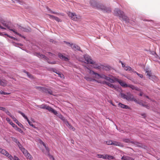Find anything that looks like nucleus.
<instances>
[{
    "label": "nucleus",
    "instance_id": "f257e3e1",
    "mask_svg": "<svg viewBox=\"0 0 160 160\" xmlns=\"http://www.w3.org/2000/svg\"><path fill=\"white\" fill-rule=\"evenodd\" d=\"M84 58L85 59V63L91 64H92L91 66L92 67L94 68L99 69L101 68V67L98 63L94 62L92 60L91 57L88 55H85L84 56Z\"/></svg>",
    "mask_w": 160,
    "mask_h": 160
},
{
    "label": "nucleus",
    "instance_id": "f03ea898",
    "mask_svg": "<svg viewBox=\"0 0 160 160\" xmlns=\"http://www.w3.org/2000/svg\"><path fill=\"white\" fill-rule=\"evenodd\" d=\"M90 3L91 5L93 8L98 9L102 10L107 12H111L110 9L109 8H107L104 5L98 3L95 1H91Z\"/></svg>",
    "mask_w": 160,
    "mask_h": 160
},
{
    "label": "nucleus",
    "instance_id": "7ed1b4c3",
    "mask_svg": "<svg viewBox=\"0 0 160 160\" xmlns=\"http://www.w3.org/2000/svg\"><path fill=\"white\" fill-rule=\"evenodd\" d=\"M86 71L87 72L89 73L91 75H93L94 76H93V77L96 78L98 79L102 78L106 80V78L108 77L107 76L104 74H100L97 73L93 71L92 70L90 69L88 67H86Z\"/></svg>",
    "mask_w": 160,
    "mask_h": 160
},
{
    "label": "nucleus",
    "instance_id": "20e7f679",
    "mask_svg": "<svg viewBox=\"0 0 160 160\" xmlns=\"http://www.w3.org/2000/svg\"><path fill=\"white\" fill-rule=\"evenodd\" d=\"M121 96L122 98L128 101H132L134 98L133 95L130 92H128L127 94L121 93Z\"/></svg>",
    "mask_w": 160,
    "mask_h": 160
},
{
    "label": "nucleus",
    "instance_id": "39448f33",
    "mask_svg": "<svg viewBox=\"0 0 160 160\" xmlns=\"http://www.w3.org/2000/svg\"><path fill=\"white\" fill-rule=\"evenodd\" d=\"M19 148L23 153L24 156L30 160H31L32 158V156L28 152L27 150L23 147L22 145H21V147L20 146Z\"/></svg>",
    "mask_w": 160,
    "mask_h": 160
},
{
    "label": "nucleus",
    "instance_id": "423d86ee",
    "mask_svg": "<svg viewBox=\"0 0 160 160\" xmlns=\"http://www.w3.org/2000/svg\"><path fill=\"white\" fill-rule=\"evenodd\" d=\"M67 14L71 18V19L74 21H77L78 19H79L80 18V16L77 15L74 13L68 12Z\"/></svg>",
    "mask_w": 160,
    "mask_h": 160
},
{
    "label": "nucleus",
    "instance_id": "0eeeda50",
    "mask_svg": "<svg viewBox=\"0 0 160 160\" xmlns=\"http://www.w3.org/2000/svg\"><path fill=\"white\" fill-rule=\"evenodd\" d=\"M40 143L42 144L43 146L46 149V150L47 152V153L48 154V157L50 158L51 159H52V160H54V158L53 156L49 154V150L48 148V147L47 145L45 143H44V142H43L42 141L40 140Z\"/></svg>",
    "mask_w": 160,
    "mask_h": 160
},
{
    "label": "nucleus",
    "instance_id": "6e6552de",
    "mask_svg": "<svg viewBox=\"0 0 160 160\" xmlns=\"http://www.w3.org/2000/svg\"><path fill=\"white\" fill-rule=\"evenodd\" d=\"M37 88H40L41 91L46 93V94L48 93L51 95L52 94V92L50 89L41 87H37Z\"/></svg>",
    "mask_w": 160,
    "mask_h": 160
},
{
    "label": "nucleus",
    "instance_id": "1a4fd4ad",
    "mask_svg": "<svg viewBox=\"0 0 160 160\" xmlns=\"http://www.w3.org/2000/svg\"><path fill=\"white\" fill-rule=\"evenodd\" d=\"M114 13L115 15L120 18L122 16V15L123 14V12L118 8H116L114 10Z\"/></svg>",
    "mask_w": 160,
    "mask_h": 160
},
{
    "label": "nucleus",
    "instance_id": "9d476101",
    "mask_svg": "<svg viewBox=\"0 0 160 160\" xmlns=\"http://www.w3.org/2000/svg\"><path fill=\"white\" fill-rule=\"evenodd\" d=\"M119 18L120 19L123 20L127 23H130V20L129 19L127 16L124 14V13L122 15V16L120 17Z\"/></svg>",
    "mask_w": 160,
    "mask_h": 160
},
{
    "label": "nucleus",
    "instance_id": "9b49d317",
    "mask_svg": "<svg viewBox=\"0 0 160 160\" xmlns=\"http://www.w3.org/2000/svg\"><path fill=\"white\" fill-rule=\"evenodd\" d=\"M115 80L116 82H118L122 86L124 87H128V85H127L125 82L117 78L115 79Z\"/></svg>",
    "mask_w": 160,
    "mask_h": 160
},
{
    "label": "nucleus",
    "instance_id": "f8f14e48",
    "mask_svg": "<svg viewBox=\"0 0 160 160\" xmlns=\"http://www.w3.org/2000/svg\"><path fill=\"white\" fill-rule=\"evenodd\" d=\"M58 57L62 60L65 61H68L69 60V59L63 55L62 54L59 53L58 54Z\"/></svg>",
    "mask_w": 160,
    "mask_h": 160
},
{
    "label": "nucleus",
    "instance_id": "ddd939ff",
    "mask_svg": "<svg viewBox=\"0 0 160 160\" xmlns=\"http://www.w3.org/2000/svg\"><path fill=\"white\" fill-rule=\"evenodd\" d=\"M0 22L2 23L3 25L9 29L10 27L9 26L7 22L5 21H4L1 18H0Z\"/></svg>",
    "mask_w": 160,
    "mask_h": 160
},
{
    "label": "nucleus",
    "instance_id": "4468645a",
    "mask_svg": "<svg viewBox=\"0 0 160 160\" xmlns=\"http://www.w3.org/2000/svg\"><path fill=\"white\" fill-rule=\"evenodd\" d=\"M46 109L48 110L49 112L53 113L55 115H56L58 114L57 112L56 111L54 110L49 106H48L47 108H46Z\"/></svg>",
    "mask_w": 160,
    "mask_h": 160
},
{
    "label": "nucleus",
    "instance_id": "2eb2a0df",
    "mask_svg": "<svg viewBox=\"0 0 160 160\" xmlns=\"http://www.w3.org/2000/svg\"><path fill=\"white\" fill-rule=\"evenodd\" d=\"M7 157H8L10 160H20L16 156H14L13 157L9 153L8 154V155Z\"/></svg>",
    "mask_w": 160,
    "mask_h": 160
},
{
    "label": "nucleus",
    "instance_id": "dca6fc26",
    "mask_svg": "<svg viewBox=\"0 0 160 160\" xmlns=\"http://www.w3.org/2000/svg\"><path fill=\"white\" fill-rule=\"evenodd\" d=\"M106 155L105 159H107L108 160H115V157L113 156L107 154H106Z\"/></svg>",
    "mask_w": 160,
    "mask_h": 160
},
{
    "label": "nucleus",
    "instance_id": "f3484780",
    "mask_svg": "<svg viewBox=\"0 0 160 160\" xmlns=\"http://www.w3.org/2000/svg\"><path fill=\"white\" fill-rule=\"evenodd\" d=\"M47 15L48 16L49 18L51 19H54L56 21L58 22H61V20L59 19V18H58L57 17H55L53 15H50L49 14H47Z\"/></svg>",
    "mask_w": 160,
    "mask_h": 160
},
{
    "label": "nucleus",
    "instance_id": "a211bd4d",
    "mask_svg": "<svg viewBox=\"0 0 160 160\" xmlns=\"http://www.w3.org/2000/svg\"><path fill=\"white\" fill-rule=\"evenodd\" d=\"M0 152L2 154L4 155L6 157L9 154L8 152L1 148H0Z\"/></svg>",
    "mask_w": 160,
    "mask_h": 160
},
{
    "label": "nucleus",
    "instance_id": "6ab92c4d",
    "mask_svg": "<svg viewBox=\"0 0 160 160\" xmlns=\"http://www.w3.org/2000/svg\"><path fill=\"white\" fill-rule=\"evenodd\" d=\"M71 47L74 50L80 51V47L76 45L72 44V45Z\"/></svg>",
    "mask_w": 160,
    "mask_h": 160
},
{
    "label": "nucleus",
    "instance_id": "aec40b11",
    "mask_svg": "<svg viewBox=\"0 0 160 160\" xmlns=\"http://www.w3.org/2000/svg\"><path fill=\"white\" fill-rule=\"evenodd\" d=\"M145 70L146 71V73H147L146 75L148 77L149 79H151V73L150 70L149 68H146Z\"/></svg>",
    "mask_w": 160,
    "mask_h": 160
},
{
    "label": "nucleus",
    "instance_id": "412c9836",
    "mask_svg": "<svg viewBox=\"0 0 160 160\" xmlns=\"http://www.w3.org/2000/svg\"><path fill=\"white\" fill-rule=\"evenodd\" d=\"M56 115L57 116L58 118H60L61 120H62L66 124V121H67L65 119V118L60 114L58 113Z\"/></svg>",
    "mask_w": 160,
    "mask_h": 160
},
{
    "label": "nucleus",
    "instance_id": "4be33fe9",
    "mask_svg": "<svg viewBox=\"0 0 160 160\" xmlns=\"http://www.w3.org/2000/svg\"><path fill=\"white\" fill-rule=\"evenodd\" d=\"M7 81L4 79L1 80L0 79V85L5 86L7 85Z\"/></svg>",
    "mask_w": 160,
    "mask_h": 160
},
{
    "label": "nucleus",
    "instance_id": "5701e85b",
    "mask_svg": "<svg viewBox=\"0 0 160 160\" xmlns=\"http://www.w3.org/2000/svg\"><path fill=\"white\" fill-rule=\"evenodd\" d=\"M18 29L19 30L22 31L28 32L29 31V29L24 28L20 26H18Z\"/></svg>",
    "mask_w": 160,
    "mask_h": 160
},
{
    "label": "nucleus",
    "instance_id": "b1692460",
    "mask_svg": "<svg viewBox=\"0 0 160 160\" xmlns=\"http://www.w3.org/2000/svg\"><path fill=\"white\" fill-rule=\"evenodd\" d=\"M12 140L17 144L19 147L20 146L21 147L22 145L16 138L14 137H12Z\"/></svg>",
    "mask_w": 160,
    "mask_h": 160
},
{
    "label": "nucleus",
    "instance_id": "393cba45",
    "mask_svg": "<svg viewBox=\"0 0 160 160\" xmlns=\"http://www.w3.org/2000/svg\"><path fill=\"white\" fill-rule=\"evenodd\" d=\"M121 159L122 160H133V159L132 158L128 156H123L122 158Z\"/></svg>",
    "mask_w": 160,
    "mask_h": 160
},
{
    "label": "nucleus",
    "instance_id": "a878e982",
    "mask_svg": "<svg viewBox=\"0 0 160 160\" xmlns=\"http://www.w3.org/2000/svg\"><path fill=\"white\" fill-rule=\"evenodd\" d=\"M119 106L121 108H122L128 109L129 107L127 105H125L121 103H119L118 104Z\"/></svg>",
    "mask_w": 160,
    "mask_h": 160
},
{
    "label": "nucleus",
    "instance_id": "bb28decb",
    "mask_svg": "<svg viewBox=\"0 0 160 160\" xmlns=\"http://www.w3.org/2000/svg\"><path fill=\"white\" fill-rule=\"evenodd\" d=\"M103 83L107 85L108 86H109V87H110L111 88H115V86H114V85H113V84H111L109 82H103Z\"/></svg>",
    "mask_w": 160,
    "mask_h": 160
},
{
    "label": "nucleus",
    "instance_id": "cd10ccee",
    "mask_svg": "<svg viewBox=\"0 0 160 160\" xmlns=\"http://www.w3.org/2000/svg\"><path fill=\"white\" fill-rule=\"evenodd\" d=\"M97 157L99 158H102L103 159H105V157H106V154H98L97 155Z\"/></svg>",
    "mask_w": 160,
    "mask_h": 160
},
{
    "label": "nucleus",
    "instance_id": "c85d7f7f",
    "mask_svg": "<svg viewBox=\"0 0 160 160\" xmlns=\"http://www.w3.org/2000/svg\"><path fill=\"white\" fill-rule=\"evenodd\" d=\"M124 69L126 71H129L134 72V70L132 69V68L129 66H126L125 67Z\"/></svg>",
    "mask_w": 160,
    "mask_h": 160
},
{
    "label": "nucleus",
    "instance_id": "c756f323",
    "mask_svg": "<svg viewBox=\"0 0 160 160\" xmlns=\"http://www.w3.org/2000/svg\"><path fill=\"white\" fill-rule=\"evenodd\" d=\"M84 78L86 80L88 81H95L94 79H92L89 77L86 76L84 77Z\"/></svg>",
    "mask_w": 160,
    "mask_h": 160
},
{
    "label": "nucleus",
    "instance_id": "7c9ffc66",
    "mask_svg": "<svg viewBox=\"0 0 160 160\" xmlns=\"http://www.w3.org/2000/svg\"><path fill=\"white\" fill-rule=\"evenodd\" d=\"M66 125L70 129L72 130V131H74L75 130V129L68 122V121H66Z\"/></svg>",
    "mask_w": 160,
    "mask_h": 160
},
{
    "label": "nucleus",
    "instance_id": "2f4dec72",
    "mask_svg": "<svg viewBox=\"0 0 160 160\" xmlns=\"http://www.w3.org/2000/svg\"><path fill=\"white\" fill-rule=\"evenodd\" d=\"M14 3H18L21 5H22L23 2L21 0H12Z\"/></svg>",
    "mask_w": 160,
    "mask_h": 160
},
{
    "label": "nucleus",
    "instance_id": "473e14b6",
    "mask_svg": "<svg viewBox=\"0 0 160 160\" xmlns=\"http://www.w3.org/2000/svg\"><path fill=\"white\" fill-rule=\"evenodd\" d=\"M37 56L40 58H42L44 59H46V57L44 55L41 54L40 53H38Z\"/></svg>",
    "mask_w": 160,
    "mask_h": 160
},
{
    "label": "nucleus",
    "instance_id": "72a5a7b5",
    "mask_svg": "<svg viewBox=\"0 0 160 160\" xmlns=\"http://www.w3.org/2000/svg\"><path fill=\"white\" fill-rule=\"evenodd\" d=\"M15 129L19 132L23 134L24 133L23 132V131L20 128L18 127L17 126H16V127H15Z\"/></svg>",
    "mask_w": 160,
    "mask_h": 160
},
{
    "label": "nucleus",
    "instance_id": "f704fd0d",
    "mask_svg": "<svg viewBox=\"0 0 160 160\" xmlns=\"http://www.w3.org/2000/svg\"><path fill=\"white\" fill-rule=\"evenodd\" d=\"M18 112L20 114L23 116V117L24 118L26 119L27 120H28V117L26 116H25V115L22 112H21V111H19Z\"/></svg>",
    "mask_w": 160,
    "mask_h": 160
},
{
    "label": "nucleus",
    "instance_id": "c9c22d12",
    "mask_svg": "<svg viewBox=\"0 0 160 160\" xmlns=\"http://www.w3.org/2000/svg\"><path fill=\"white\" fill-rule=\"evenodd\" d=\"M27 122H28V124L29 125L32 127L33 128H35L37 129L38 128L35 126L34 125H33V124H32V122H31L29 119L28 120H27Z\"/></svg>",
    "mask_w": 160,
    "mask_h": 160
},
{
    "label": "nucleus",
    "instance_id": "e433bc0d",
    "mask_svg": "<svg viewBox=\"0 0 160 160\" xmlns=\"http://www.w3.org/2000/svg\"><path fill=\"white\" fill-rule=\"evenodd\" d=\"M129 87L131 88L132 89H135V90H137V88L135 87H134V86L132 85H128V87Z\"/></svg>",
    "mask_w": 160,
    "mask_h": 160
},
{
    "label": "nucleus",
    "instance_id": "4c0bfd02",
    "mask_svg": "<svg viewBox=\"0 0 160 160\" xmlns=\"http://www.w3.org/2000/svg\"><path fill=\"white\" fill-rule=\"evenodd\" d=\"M112 145H114L116 146H119L120 145V143L118 142L112 141Z\"/></svg>",
    "mask_w": 160,
    "mask_h": 160
},
{
    "label": "nucleus",
    "instance_id": "58836bf2",
    "mask_svg": "<svg viewBox=\"0 0 160 160\" xmlns=\"http://www.w3.org/2000/svg\"><path fill=\"white\" fill-rule=\"evenodd\" d=\"M106 80L109 81L111 83H113L114 82V81L113 79L111 78L108 77L106 78Z\"/></svg>",
    "mask_w": 160,
    "mask_h": 160
},
{
    "label": "nucleus",
    "instance_id": "ea45409f",
    "mask_svg": "<svg viewBox=\"0 0 160 160\" xmlns=\"http://www.w3.org/2000/svg\"><path fill=\"white\" fill-rule=\"evenodd\" d=\"M150 79L154 82L157 80V78L154 76H151V79Z\"/></svg>",
    "mask_w": 160,
    "mask_h": 160
},
{
    "label": "nucleus",
    "instance_id": "a19ab883",
    "mask_svg": "<svg viewBox=\"0 0 160 160\" xmlns=\"http://www.w3.org/2000/svg\"><path fill=\"white\" fill-rule=\"evenodd\" d=\"M48 106L46 105L42 104L41 105H40L39 107V108L43 109H46V108H47V107Z\"/></svg>",
    "mask_w": 160,
    "mask_h": 160
},
{
    "label": "nucleus",
    "instance_id": "79ce46f5",
    "mask_svg": "<svg viewBox=\"0 0 160 160\" xmlns=\"http://www.w3.org/2000/svg\"><path fill=\"white\" fill-rule=\"evenodd\" d=\"M10 30L12 31L15 33L17 34V35H19L20 37H23V38H25L23 36H22V35L20 34H19V33L17 32L15 30H14L12 29H10Z\"/></svg>",
    "mask_w": 160,
    "mask_h": 160
},
{
    "label": "nucleus",
    "instance_id": "37998d69",
    "mask_svg": "<svg viewBox=\"0 0 160 160\" xmlns=\"http://www.w3.org/2000/svg\"><path fill=\"white\" fill-rule=\"evenodd\" d=\"M24 72L27 74V76L29 78H33V77L32 76V75L29 74V73H28V72H26V71Z\"/></svg>",
    "mask_w": 160,
    "mask_h": 160
},
{
    "label": "nucleus",
    "instance_id": "c03bdc74",
    "mask_svg": "<svg viewBox=\"0 0 160 160\" xmlns=\"http://www.w3.org/2000/svg\"><path fill=\"white\" fill-rule=\"evenodd\" d=\"M20 127H21V128H23V125L21 124V123H20L18 121V120L17 121V122H16Z\"/></svg>",
    "mask_w": 160,
    "mask_h": 160
},
{
    "label": "nucleus",
    "instance_id": "a18cd8bd",
    "mask_svg": "<svg viewBox=\"0 0 160 160\" xmlns=\"http://www.w3.org/2000/svg\"><path fill=\"white\" fill-rule=\"evenodd\" d=\"M58 76L60 77L61 78H63L64 76L63 74H62L61 73L59 72H58Z\"/></svg>",
    "mask_w": 160,
    "mask_h": 160
},
{
    "label": "nucleus",
    "instance_id": "49530a36",
    "mask_svg": "<svg viewBox=\"0 0 160 160\" xmlns=\"http://www.w3.org/2000/svg\"><path fill=\"white\" fill-rule=\"evenodd\" d=\"M4 112L8 114L9 116H11V115H12L11 114L10 112L7 110H6L5 109V110L4 111Z\"/></svg>",
    "mask_w": 160,
    "mask_h": 160
},
{
    "label": "nucleus",
    "instance_id": "de8ad7c7",
    "mask_svg": "<svg viewBox=\"0 0 160 160\" xmlns=\"http://www.w3.org/2000/svg\"><path fill=\"white\" fill-rule=\"evenodd\" d=\"M112 141L110 140V141H107L106 142V143L108 145H112Z\"/></svg>",
    "mask_w": 160,
    "mask_h": 160
},
{
    "label": "nucleus",
    "instance_id": "09e8293b",
    "mask_svg": "<svg viewBox=\"0 0 160 160\" xmlns=\"http://www.w3.org/2000/svg\"><path fill=\"white\" fill-rule=\"evenodd\" d=\"M0 94H3V95H7V94H9V93L5 92L2 90H0Z\"/></svg>",
    "mask_w": 160,
    "mask_h": 160
},
{
    "label": "nucleus",
    "instance_id": "8fccbe9b",
    "mask_svg": "<svg viewBox=\"0 0 160 160\" xmlns=\"http://www.w3.org/2000/svg\"><path fill=\"white\" fill-rule=\"evenodd\" d=\"M152 54L156 58H157L158 57V55L156 54V52H152Z\"/></svg>",
    "mask_w": 160,
    "mask_h": 160
},
{
    "label": "nucleus",
    "instance_id": "3c124183",
    "mask_svg": "<svg viewBox=\"0 0 160 160\" xmlns=\"http://www.w3.org/2000/svg\"><path fill=\"white\" fill-rule=\"evenodd\" d=\"M10 124L11 125L13 128H15V127H16L17 125L14 123H13L12 122L10 123Z\"/></svg>",
    "mask_w": 160,
    "mask_h": 160
},
{
    "label": "nucleus",
    "instance_id": "603ef678",
    "mask_svg": "<svg viewBox=\"0 0 160 160\" xmlns=\"http://www.w3.org/2000/svg\"><path fill=\"white\" fill-rule=\"evenodd\" d=\"M134 72L136 73L137 74L138 76H139L140 78H143V75L142 74H139L138 73L136 72Z\"/></svg>",
    "mask_w": 160,
    "mask_h": 160
},
{
    "label": "nucleus",
    "instance_id": "864d4df0",
    "mask_svg": "<svg viewBox=\"0 0 160 160\" xmlns=\"http://www.w3.org/2000/svg\"><path fill=\"white\" fill-rule=\"evenodd\" d=\"M64 42L65 43L68 45L70 46L71 47V46L72 45V44H71L69 42H67L66 41H64Z\"/></svg>",
    "mask_w": 160,
    "mask_h": 160
},
{
    "label": "nucleus",
    "instance_id": "5fc2aeb1",
    "mask_svg": "<svg viewBox=\"0 0 160 160\" xmlns=\"http://www.w3.org/2000/svg\"><path fill=\"white\" fill-rule=\"evenodd\" d=\"M6 120H7V121L9 123H10V122H12V121H11L10 119L9 118H6Z\"/></svg>",
    "mask_w": 160,
    "mask_h": 160
},
{
    "label": "nucleus",
    "instance_id": "6e6d98bb",
    "mask_svg": "<svg viewBox=\"0 0 160 160\" xmlns=\"http://www.w3.org/2000/svg\"><path fill=\"white\" fill-rule=\"evenodd\" d=\"M5 108L3 107H0V110L4 111L5 110Z\"/></svg>",
    "mask_w": 160,
    "mask_h": 160
},
{
    "label": "nucleus",
    "instance_id": "4d7b16f0",
    "mask_svg": "<svg viewBox=\"0 0 160 160\" xmlns=\"http://www.w3.org/2000/svg\"><path fill=\"white\" fill-rule=\"evenodd\" d=\"M132 101H133L137 103H138V101H137V99H135L134 98H133V100H132Z\"/></svg>",
    "mask_w": 160,
    "mask_h": 160
},
{
    "label": "nucleus",
    "instance_id": "13d9d810",
    "mask_svg": "<svg viewBox=\"0 0 160 160\" xmlns=\"http://www.w3.org/2000/svg\"><path fill=\"white\" fill-rule=\"evenodd\" d=\"M124 141L126 142H129L130 140L127 139H125L124 140Z\"/></svg>",
    "mask_w": 160,
    "mask_h": 160
},
{
    "label": "nucleus",
    "instance_id": "bf43d9fd",
    "mask_svg": "<svg viewBox=\"0 0 160 160\" xmlns=\"http://www.w3.org/2000/svg\"><path fill=\"white\" fill-rule=\"evenodd\" d=\"M48 54H49V55L51 56L54 57L55 56V54L53 53H52L51 52H48Z\"/></svg>",
    "mask_w": 160,
    "mask_h": 160
},
{
    "label": "nucleus",
    "instance_id": "052dcab7",
    "mask_svg": "<svg viewBox=\"0 0 160 160\" xmlns=\"http://www.w3.org/2000/svg\"><path fill=\"white\" fill-rule=\"evenodd\" d=\"M53 72L56 73L57 74L58 73V72H59L57 70H54L53 71Z\"/></svg>",
    "mask_w": 160,
    "mask_h": 160
},
{
    "label": "nucleus",
    "instance_id": "680f3d73",
    "mask_svg": "<svg viewBox=\"0 0 160 160\" xmlns=\"http://www.w3.org/2000/svg\"><path fill=\"white\" fill-rule=\"evenodd\" d=\"M48 62L50 63H51V64H55L56 63V62H55V61H53V62Z\"/></svg>",
    "mask_w": 160,
    "mask_h": 160
},
{
    "label": "nucleus",
    "instance_id": "e2e57ef3",
    "mask_svg": "<svg viewBox=\"0 0 160 160\" xmlns=\"http://www.w3.org/2000/svg\"><path fill=\"white\" fill-rule=\"evenodd\" d=\"M121 63H122V67H124L125 68V67L126 66H125V65H124V64H123L122 62H121Z\"/></svg>",
    "mask_w": 160,
    "mask_h": 160
},
{
    "label": "nucleus",
    "instance_id": "0e129e2a",
    "mask_svg": "<svg viewBox=\"0 0 160 160\" xmlns=\"http://www.w3.org/2000/svg\"><path fill=\"white\" fill-rule=\"evenodd\" d=\"M10 117H11V118L12 119H14V118H15L12 115H11V116H10Z\"/></svg>",
    "mask_w": 160,
    "mask_h": 160
},
{
    "label": "nucleus",
    "instance_id": "69168bd1",
    "mask_svg": "<svg viewBox=\"0 0 160 160\" xmlns=\"http://www.w3.org/2000/svg\"><path fill=\"white\" fill-rule=\"evenodd\" d=\"M13 120L14 121H15V122H16L17 121H18V120L15 118L14 119H13Z\"/></svg>",
    "mask_w": 160,
    "mask_h": 160
},
{
    "label": "nucleus",
    "instance_id": "338daca9",
    "mask_svg": "<svg viewBox=\"0 0 160 160\" xmlns=\"http://www.w3.org/2000/svg\"><path fill=\"white\" fill-rule=\"evenodd\" d=\"M142 92H140V94H139V95H140V96H142Z\"/></svg>",
    "mask_w": 160,
    "mask_h": 160
},
{
    "label": "nucleus",
    "instance_id": "774afa93",
    "mask_svg": "<svg viewBox=\"0 0 160 160\" xmlns=\"http://www.w3.org/2000/svg\"><path fill=\"white\" fill-rule=\"evenodd\" d=\"M52 12L53 14H57V13L55 12Z\"/></svg>",
    "mask_w": 160,
    "mask_h": 160
}]
</instances>
